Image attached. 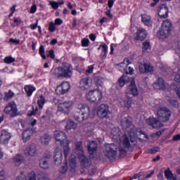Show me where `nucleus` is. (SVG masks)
<instances>
[{"label": "nucleus", "mask_w": 180, "mask_h": 180, "mask_svg": "<svg viewBox=\"0 0 180 180\" xmlns=\"http://www.w3.org/2000/svg\"><path fill=\"white\" fill-rule=\"evenodd\" d=\"M142 51L145 53L151 51V44H150L148 41H145L142 43Z\"/></svg>", "instance_id": "a19ab883"}, {"label": "nucleus", "mask_w": 180, "mask_h": 180, "mask_svg": "<svg viewBox=\"0 0 180 180\" xmlns=\"http://www.w3.org/2000/svg\"><path fill=\"white\" fill-rule=\"evenodd\" d=\"M132 119L130 117H124L121 120V126L122 129L124 130H127V129H129L128 130H131V129H136L134 126H133V122Z\"/></svg>", "instance_id": "ddd939ff"}, {"label": "nucleus", "mask_w": 180, "mask_h": 180, "mask_svg": "<svg viewBox=\"0 0 180 180\" xmlns=\"http://www.w3.org/2000/svg\"><path fill=\"white\" fill-rule=\"evenodd\" d=\"M153 85L155 89H159L160 91L165 89V81L162 77H158Z\"/></svg>", "instance_id": "5701e85b"}, {"label": "nucleus", "mask_w": 180, "mask_h": 180, "mask_svg": "<svg viewBox=\"0 0 180 180\" xmlns=\"http://www.w3.org/2000/svg\"><path fill=\"white\" fill-rule=\"evenodd\" d=\"M50 5L53 9L57 10L58 9V5H60V4L57 1H50Z\"/></svg>", "instance_id": "4d7b16f0"}, {"label": "nucleus", "mask_w": 180, "mask_h": 180, "mask_svg": "<svg viewBox=\"0 0 180 180\" xmlns=\"http://www.w3.org/2000/svg\"><path fill=\"white\" fill-rule=\"evenodd\" d=\"M13 96H15V93H13L12 90H9L8 92L4 93V100L5 101V102H8V101L12 99Z\"/></svg>", "instance_id": "79ce46f5"}, {"label": "nucleus", "mask_w": 180, "mask_h": 180, "mask_svg": "<svg viewBox=\"0 0 180 180\" xmlns=\"http://www.w3.org/2000/svg\"><path fill=\"white\" fill-rule=\"evenodd\" d=\"M46 103V97L43 96V94L39 95V97L37 100V105L39 109H43L44 104Z\"/></svg>", "instance_id": "ea45409f"}, {"label": "nucleus", "mask_w": 180, "mask_h": 180, "mask_svg": "<svg viewBox=\"0 0 180 180\" xmlns=\"http://www.w3.org/2000/svg\"><path fill=\"white\" fill-rule=\"evenodd\" d=\"M37 25H39V20H37L35 23H32L30 25V27L32 30H36L37 29Z\"/></svg>", "instance_id": "e2e57ef3"}, {"label": "nucleus", "mask_w": 180, "mask_h": 180, "mask_svg": "<svg viewBox=\"0 0 180 180\" xmlns=\"http://www.w3.org/2000/svg\"><path fill=\"white\" fill-rule=\"evenodd\" d=\"M127 131L130 138L131 143H134V141H136V138L137 137V136H141V134L144 136V138L146 139V140H148L150 139L148 134H146L145 131H142L141 128H131Z\"/></svg>", "instance_id": "39448f33"}, {"label": "nucleus", "mask_w": 180, "mask_h": 180, "mask_svg": "<svg viewBox=\"0 0 180 180\" xmlns=\"http://www.w3.org/2000/svg\"><path fill=\"white\" fill-rule=\"evenodd\" d=\"M69 167L71 172H75V168H77V158L75 156L69 158Z\"/></svg>", "instance_id": "7c9ffc66"}, {"label": "nucleus", "mask_w": 180, "mask_h": 180, "mask_svg": "<svg viewBox=\"0 0 180 180\" xmlns=\"http://www.w3.org/2000/svg\"><path fill=\"white\" fill-rule=\"evenodd\" d=\"M78 127V124L74 122V121L68 120L66 122L65 130L66 131H69V130H75Z\"/></svg>", "instance_id": "72a5a7b5"}, {"label": "nucleus", "mask_w": 180, "mask_h": 180, "mask_svg": "<svg viewBox=\"0 0 180 180\" xmlns=\"http://www.w3.org/2000/svg\"><path fill=\"white\" fill-rule=\"evenodd\" d=\"M76 150H77V151H82V141H79L77 142H76L75 143Z\"/></svg>", "instance_id": "603ef678"}, {"label": "nucleus", "mask_w": 180, "mask_h": 180, "mask_svg": "<svg viewBox=\"0 0 180 180\" xmlns=\"http://www.w3.org/2000/svg\"><path fill=\"white\" fill-rule=\"evenodd\" d=\"M100 47H102V51L101 53V58H106V57H108V45H106V44H103L100 45Z\"/></svg>", "instance_id": "e433bc0d"}, {"label": "nucleus", "mask_w": 180, "mask_h": 180, "mask_svg": "<svg viewBox=\"0 0 180 180\" xmlns=\"http://www.w3.org/2000/svg\"><path fill=\"white\" fill-rule=\"evenodd\" d=\"M54 137L56 141H59L60 146H64L65 143L70 144V141L67 139V135L64 131H56L54 133Z\"/></svg>", "instance_id": "9b49d317"}, {"label": "nucleus", "mask_w": 180, "mask_h": 180, "mask_svg": "<svg viewBox=\"0 0 180 180\" xmlns=\"http://www.w3.org/2000/svg\"><path fill=\"white\" fill-rule=\"evenodd\" d=\"M47 57H50L51 60H54L56 58V54L54 53V50L51 49L47 55Z\"/></svg>", "instance_id": "bf43d9fd"}, {"label": "nucleus", "mask_w": 180, "mask_h": 180, "mask_svg": "<svg viewBox=\"0 0 180 180\" xmlns=\"http://www.w3.org/2000/svg\"><path fill=\"white\" fill-rule=\"evenodd\" d=\"M126 94H129V95H132L133 96H137L139 95V89H137V85H136V81L134 79L130 82V84L126 89Z\"/></svg>", "instance_id": "f8f14e48"}, {"label": "nucleus", "mask_w": 180, "mask_h": 180, "mask_svg": "<svg viewBox=\"0 0 180 180\" xmlns=\"http://www.w3.org/2000/svg\"><path fill=\"white\" fill-rule=\"evenodd\" d=\"M168 102L172 106H173V108H175L176 109L179 108V103L177 100L170 98L168 100Z\"/></svg>", "instance_id": "49530a36"}, {"label": "nucleus", "mask_w": 180, "mask_h": 180, "mask_svg": "<svg viewBox=\"0 0 180 180\" xmlns=\"http://www.w3.org/2000/svg\"><path fill=\"white\" fill-rule=\"evenodd\" d=\"M11 134L9 132L6 131V130L1 131V134L0 136V141L1 143H3V144H8V141L11 139Z\"/></svg>", "instance_id": "393cba45"}, {"label": "nucleus", "mask_w": 180, "mask_h": 180, "mask_svg": "<svg viewBox=\"0 0 180 180\" xmlns=\"http://www.w3.org/2000/svg\"><path fill=\"white\" fill-rule=\"evenodd\" d=\"M53 159L56 165H60L63 161V150L60 147H57L55 149Z\"/></svg>", "instance_id": "2eb2a0df"}, {"label": "nucleus", "mask_w": 180, "mask_h": 180, "mask_svg": "<svg viewBox=\"0 0 180 180\" xmlns=\"http://www.w3.org/2000/svg\"><path fill=\"white\" fill-rule=\"evenodd\" d=\"M141 20L146 26H152L153 22L151 21V17L147 14H143L141 15Z\"/></svg>", "instance_id": "2f4dec72"}, {"label": "nucleus", "mask_w": 180, "mask_h": 180, "mask_svg": "<svg viewBox=\"0 0 180 180\" xmlns=\"http://www.w3.org/2000/svg\"><path fill=\"white\" fill-rule=\"evenodd\" d=\"M67 171H68V162L66 160L64 165L59 169V172L60 174H65Z\"/></svg>", "instance_id": "de8ad7c7"}, {"label": "nucleus", "mask_w": 180, "mask_h": 180, "mask_svg": "<svg viewBox=\"0 0 180 180\" xmlns=\"http://www.w3.org/2000/svg\"><path fill=\"white\" fill-rule=\"evenodd\" d=\"M96 112L99 119H109V115L112 113L109 110V105L103 103L97 108Z\"/></svg>", "instance_id": "423d86ee"}, {"label": "nucleus", "mask_w": 180, "mask_h": 180, "mask_svg": "<svg viewBox=\"0 0 180 180\" xmlns=\"http://www.w3.org/2000/svg\"><path fill=\"white\" fill-rule=\"evenodd\" d=\"M91 109L86 104L80 103L76 107V112L78 113H82L80 115H75L74 116L75 120L78 122V123H82L85 120H88L89 117V112Z\"/></svg>", "instance_id": "f03ea898"}, {"label": "nucleus", "mask_w": 180, "mask_h": 180, "mask_svg": "<svg viewBox=\"0 0 180 180\" xmlns=\"http://www.w3.org/2000/svg\"><path fill=\"white\" fill-rule=\"evenodd\" d=\"M39 54L41 57L42 60H46L47 56H46V51L44 49V46L41 45L39 46Z\"/></svg>", "instance_id": "c03bdc74"}, {"label": "nucleus", "mask_w": 180, "mask_h": 180, "mask_svg": "<svg viewBox=\"0 0 180 180\" xmlns=\"http://www.w3.org/2000/svg\"><path fill=\"white\" fill-rule=\"evenodd\" d=\"M94 81H95V85H96V86H102V85H103L102 79H101L99 77H96Z\"/></svg>", "instance_id": "864d4df0"}, {"label": "nucleus", "mask_w": 180, "mask_h": 180, "mask_svg": "<svg viewBox=\"0 0 180 180\" xmlns=\"http://www.w3.org/2000/svg\"><path fill=\"white\" fill-rule=\"evenodd\" d=\"M165 176L167 179L176 180V175L174 176V174L171 172L169 168H167V169L165 171Z\"/></svg>", "instance_id": "58836bf2"}, {"label": "nucleus", "mask_w": 180, "mask_h": 180, "mask_svg": "<svg viewBox=\"0 0 180 180\" xmlns=\"http://www.w3.org/2000/svg\"><path fill=\"white\" fill-rule=\"evenodd\" d=\"M158 16L161 19H167L168 18V7L165 4H161L158 9Z\"/></svg>", "instance_id": "a211bd4d"}, {"label": "nucleus", "mask_w": 180, "mask_h": 180, "mask_svg": "<svg viewBox=\"0 0 180 180\" xmlns=\"http://www.w3.org/2000/svg\"><path fill=\"white\" fill-rule=\"evenodd\" d=\"M74 68L72 65L67 62H62L58 67L52 70V75L55 79H63V78H71Z\"/></svg>", "instance_id": "f257e3e1"}, {"label": "nucleus", "mask_w": 180, "mask_h": 180, "mask_svg": "<svg viewBox=\"0 0 180 180\" xmlns=\"http://www.w3.org/2000/svg\"><path fill=\"white\" fill-rule=\"evenodd\" d=\"M49 158H50V155L49 157L45 156L39 160V167L42 169H47L50 167L49 165Z\"/></svg>", "instance_id": "cd10ccee"}, {"label": "nucleus", "mask_w": 180, "mask_h": 180, "mask_svg": "<svg viewBox=\"0 0 180 180\" xmlns=\"http://www.w3.org/2000/svg\"><path fill=\"white\" fill-rule=\"evenodd\" d=\"M70 85L68 82H63L62 84L58 86V89L59 93L57 92L58 90H56V92L58 94V95H65L68 91H70Z\"/></svg>", "instance_id": "dca6fc26"}, {"label": "nucleus", "mask_w": 180, "mask_h": 180, "mask_svg": "<svg viewBox=\"0 0 180 180\" xmlns=\"http://www.w3.org/2000/svg\"><path fill=\"white\" fill-rule=\"evenodd\" d=\"M174 91L176 92L177 96L180 98V86H176L174 88Z\"/></svg>", "instance_id": "338daca9"}, {"label": "nucleus", "mask_w": 180, "mask_h": 180, "mask_svg": "<svg viewBox=\"0 0 180 180\" xmlns=\"http://www.w3.org/2000/svg\"><path fill=\"white\" fill-rule=\"evenodd\" d=\"M50 141H51V136L49 134H45L41 137V143L43 146H49Z\"/></svg>", "instance_id": "c9c22d12"}, {"label": "nucleus", "mask_w": 180, "mask_h": 180, "mask_svg": "<svg viewBox=\"0 0 180 180\" xmlns=\"http://www.w3.org/2000/svg\"><path fill=\"white\" fill-rule=\"evenodd\" d=\"M132 102H133V98L131 97L127 96L126 99L124 101V106L127 108V109H130L131 108Z\"/></svg>", "instance_id": "a18cd8bd"}, {"label": "nucleus", "mask_w": 180, "mask_h": 180, "mask_svg": "<svg viewBox=\"0 0 180 180\" xmlns=\"http://www.w3.org/2000/svg\"><path fill=\"white\" fill-rule=\"evenodd\" d=\"M63 151H64V155L65 160H67V157H68V155L70 154V150H71V148H70V143H65L63 146Z\"/></svg>", "instance_id": "37998d69"}, {"label": "nucleus", "mask_w": 180, "mask_h": 180, "mask_svg": "<svg viewBox=\"0 0 180 180\" xmlns=\"http://www.w3.org/2000/svg\"><path fill=\"white\" fill-rule=\"evenodd\" d=\"M139 71L141 74H147V72H154V67L150 63H144L139 65Z\"/></svg>", "instance_id": "6ab92c4d"}, {"label": "nucleus", "mask_w": 180, "mask_h": 180, "mask_svg": "<svg viewBox=\"0 0 180 180\" xmlns=\"http://www.w3.org/2000/svg\"><path fill=\"white\" fill-rule=\"evenodd\" d=\"M54 22L55 25H56V26H61L63 20L61 18H56Z\"/></svg>", "instance_id": "69168bd1"}, {"label": "nucleus", "mask_w": 180, "mask_h": 180, "mask_svg": "<svg viewBox=\"0 0 180 180\" xmlns=\"http://www.w3.org/2000/svg\"><path fill=\"white\" fill-rule=\"evenodd\" d=\"M37 148L34 143L30 144L27 148L25 150V154H28V155H31L33 157L34 154H36Z\"/></svg>", "instance_id": "a878e982"}, {"label": "nucleus", "mask_w": 180, "mask_h": 180, "mask_svg": "<svg viewBox=\"0 0 180 180\" xmlns=\"http://www.w3.org/2000/svg\"><path fill=\"white\" fill-rule=\"evenodd\" d=\"M104 153L110 161L116 160V157H117V146L115 143H105Z\"/></svg>", "instance_id": "7ed1b4c3"}, {"label": "nucleus", "mask_w": 180, "mask_h": 180, "mask_svg": "<svg viewBox=\"0 0 180 180\" xmlns=\"http://www.w3.org/2000/svg\"><path fill=\"white\" fill-rule=\"evenodd\" d=\"M4 112L6 115H9L10 117H15L19 115L18 112V108L15 101H11L4 108Z\"/></svg>", "instance_id": "6e6552de"}, {"label": "nucleus", "mask_w": 180, "mask_h": 180, "mask_svg": "<svg viewBox=\"0 0 180 180\" xmlns=\"http://www.w3.org/2000/svg\"><path fill=\"white\" fill-rule=\"evenodd\" d=\"M162 29H163L167 33L171 34V31L172 30V23L169 20H165L162 23Z\"/></svg>", "instance_id": "c756f323"}, {"label": "nucleus", "mask_w": 180, "mask_h": 180, "mask_svg": "<svg viewBox=\"0 0 180 180\" xmlns=\"http://www.w3.org/2000/svg\"><path fill=\"white\" fill-rule=\"evenodd\" d=\"M24 89L26 92L27 96L30 97L32 95H33V92L36 91V87L32 86V85H25L24 87Z\"/></svg>", "instance_id": "f704fd0d"}, {"label": "nucleus", "mask_w": 180, "mask_h": 180, "mask_svg": "<svg viewBox=\"0 0 180 180\" xmlns=\"http://www.w3.org/2000/svg\"><path fill=\"white\" fill-rule=\"evenodd\" d=\"M171 34L167 31L164 30V29H160L157 33V36L159 39H162V40H165V39H167L168 36Z\"/></svg>", "instance_id": "473e14b6"}, {"label": "nucleus", "mask_w": 180, "mask_h": 180, "mask_svg": "<svg viewBox=\"0 0 180 180\" xmlns=\"http://www.w3.org/2000/svg\"><path fill=\"white\" fill-rule=\"evenodd\" d=\"M89 46V39L84 38L82 40V46L88 47Z\"/></svg>", "instance_id": "6e6d98bb"}, {"label": "nucleus", "mask_w": 180, "mask_h": 180, "mask_svg": "<svg viewBox=\"0 0 180 180\" xmlns=\"http://www.w3.org/2000/svg\"><path fill=\"white\" fill-rule=\"evenodd\" d=\"M37 11V6L36 5V4H34L32 5L30 8V13H36Z\"/></svg>", "instance_id": "13d9d810"}, {"label": "nucleus", "mask_w": 180, "mask_h": 180, "mask_svg": "<svg viewBox=\"0 0 180 180\" xmlns=\"http://www.w3.org/2000/svg\"><path fill=\"white\" fill-rule=\"evenodd\" d=\"M122 143L125 148H130L131 147L130 139H129V136H127V134H124L122 136Z\"/></svg>", "instance_id": "4c0bfd02"}, {"label": "nucleus", "mask_w": 180, "mask_h": 180, "mask_svg": "<svg viewBox=\"0 0 180 180\" xmlns=\"http://www.w3.org/2000/svg\"><path fill=\"white\" fill-rule=\"evenodd\" d=\"M13 162L16 167H20L23 163V155L17 154L13 158Z\"/></svg>", "instance_id": "c85d7f7f"}, {"label": "nucleus", "mask_w": 180, "mask_h": 180, "mask_svg": "<svg viewBox=\"0 0 180 180\" xmlns=\"http://www.w3.org/2000/svg\"><path fill=\"white\" fill-rule=\"evenodd\" d=\"M87 150L90 155H94L98 150V143L95 141H91L87 146Z\"/></svg>", "instance_id": "b1692460"}, {"label": "nucleus", "mask_w": 180, "mask_h": 180, "mask_svg": "<svg viewBox=\"0 0 180 180\" xmlns=\"http://www.w3.org/2000/svg\"><path fill=\"white\" fill-rule=\"evenodd\" d=\"M162 134V131H158L155 133L151 134V137L153 139H157V137H160Z\"/></svg>", "instance_id": "052dcab7"}, {"label": "nucleus", "mask_w": 180, "mask_h": 180, "mask_svg": "<svg viewBox=\"0 0 180 180\" xmlns=\"http://www.w3.org/2000/svg\"><path fill=\"white\" fill-rule=\"evenodd\" d=\"M130 64V60L128 58H125L123 62L117 64V68L120 70V71H122V70H124L126 72V74H129V75H133L134 72V69L131 67H129V65Z\"/></svg>", "instance_id": "9d476101"}, {"label": "nucleus", "mask_w": 180, "mask_h": 180, "mask_svg": "<svg viewBox=\"0 0 180 180\" xmlns=\"http://www.w3.org/2000/svg\"><path fill=\"white\" fill-rule=\"evenodd\" d=\"M79 160L80 161V165L82 169L87 168V167H91V160H89V158L85 156L84 152H82V154L79 156Z\"/></svg>", "instance_id": "f3484780"}, {"label": "nucleus", "mask_w": 180, "mask_h": 180, "mask_svg": "<svg viewBox=\"0 0 180 180\" xmlns=\"http://www.w3.org/2000/svg\"><path fill=\"white\" fill-rule=\"evenodd\" d=\"M4 63H6V64H12V63H15V58L7 56L4 58Z\"/></svg>", "instance_id": "8fccbe9b"}, {"label": "nucleus", "mask_w": 180, "mask_h": 180, "mask_svg": "<svg viewBox=\"0 0 180 180\" xmlns=\"http://www.w3.org/2000/svg\"><path fill=\"white\" fill-rule=\"evenodd\" d=\"M129 82H130V79L124 75H122L117 80V84L120 88H123Z\"/></svg>", "instance_id": "bb28decb"}, {"label": "nucleus", "mask_w": 180, "mask_h": 180, "mask_svg": "<svg viewBox=\"0 0 180 180\" xmlns=\"http://www.w3.org/2000/svg\"><path fill=\"white\" fill-rule=\"evenodd\" d=\"M95 67H94V65H91L88 67V69L86 70V74H92L94 72Z\"/></svg>", "instance_id": "680f3d73"}, {"label": "nucleus", "mask_w": 180, "mask_h": 180, "mask_svg": "<svg viewBox=\"0 0 180 180\" xmlns=\"http://www.w3.org/2000/svg\"><path fill=\"white\" fill-rule=\"evenodd\" d=\"M157 115L160 122H168L171 117V110L167 107H161L158 108Z\"/></svg>", "instance_id": "0eeeda50"}, {"label": "nucleus", "mask_w": 180, "mask_h": 180, "mask_svg": "<svg viewBox=\"0 0 180 180\" xmlns=\"http://www.w3.org/2000/svg\"><path fill=\"white\" fill-rule=\"evenodd\" d=\"M173 141H180V134H177L174 135L172 138Z\"/></svg>", "instance_id": "774afa93"}, {"label": "nucleus", "mask_w": 180, "mask_h": 180, "mask_svg": "<svg viewBox=\"0 0 180 180\" xmlns=\"http://www.w3.org/2000/svg\"><path fill=\"white\" fill-rule=\"evenodd\" d=\"M72 105H74V103L71 101L60 103L58 106V112H60L63 115H70V110L72 108Z\"/></svg>", "instance_id": "1a4fd4ad"}, {"label": "nucleus", "mask_w": 180, "mask_h": 180, "mask_svg": "<svg viewBox=\"0 0 180 180\" xmlns=\"http://www.w3.org/2000/svg\"><path fill=\"white\" fill-rule=\"evenodd\" d=\"M36 133V130L33 128H28L23 131V141L26 143L27 141H29L30 139L32 138V136Z\"/></svg>", "instance_id": "4be33fe9"}, {"label": "nucleus", "mask_w": 180, "mask_h": 180, "mask_svg": "<svg viewBox=\"0 0 180 180\" xmlns=\"http://www.w3.org/2000/svg\"><path fill=\"white\" fill-rule=\"evenodd\" d=\"M146 39H147V31L143 28L139 29L135 34V40L143 41Z\"/></svg>", "instance_id": "aec40b11"}, {"label": "nucleus", "mask_w": 180, "mask_h": 180, "mask_svg": "<svg viewBox=\"0 0 180 180\" xmlns=\"http://www.w3.org/2000/svg\"><path fill=\"white\" fill-rule=\"evenodd\" d=\"M86 97L87 101H89V102H91V103H96L98 104L102 99L103 98V94H102V91L99 89L96 90H91L89 91L86 94Z\"/></svg>", "instance_id": "20e7f679"}, {"label": "nucleus", "mask_w": 180, "mask_h": 180, "mask_svg": "<svg viewBox=\"0 0 180 180\" xmlns=\"http://www.w3.org/2000/svg\"><path fill=\"white\" fill-rule=\"evenodd\" d=\"M9 42L12 43V44H19L20 43V40L11 38L9 39Z\"/></svg>", "instance_id": "0e129e2a"}, {"label": "nucleus", "mask_w": 180, "mask_h": 180, "mask_svg": "<svg viewBox=\"0 0 180 180\" xmlns=\"http://www.w3.org/2000/svg\"><path fill=\"white\" fill-rule=\"evenodd\" d=\"M91 85H92V79L89 77L83 78L80 81L81 89H89Z\"/></svg>", "instance_id": "412c9836"}, {"label": "nucleus", "mask_w": 180, "mask_h": 180, "mask_svg": "<svg viewBox=\"0 0 180 180\" xmlns=\"http://www.w3.org/2000/svg\"><path fill=\"white\" fill-rule=\"evenodd\" d=\"M160 151V148L156 147L155 148H150L148 150H146V154H156V153H158Z\"/></svg>", "instance_id": "09e8293b"}, {"label": "nucleus", "mask_w": 180, "mask_h": 180, "mask_svg": "<svg viewBox=\"0 0 180 180\" xmlns=\"http://www.w3.org/2000/svg\"><path fill=\"white\" fill-rule=\"evenodd\" d=\"M146 123L148 126H151L153 129H161V127H164V124L161 123L160 120H157L154 117H150L147 119Z\"/></svg>", "instance_id": "4468645a"}, {"label": "nucleus", "mask_w": 180, "mask_h": 180, "mask_svg": "<svg viewBox=\"0 0 180 180\" xmlns=\"http://www.w3.org/2000/svg\"><path fill=\"white\" fill-rule=\"evenodd\" d=\"M127 154V151L126 150V149H124L123 148H120V157L121 158L126 157Z\"/></svg>", "instance_id": "5fc2aeb1"}, {"label": "nucleus", "mask_w": 180, "mask_h": 180, "mask_svg": "<svg viewBox=\"0 0 180 180\" xmlns=\"http://www.w3.org/2000/svg\"><path fill=\"white\" fill-rule=\"evenodd\" d=\"M49 31L51 33H54V32H56V24L54 22H51L49 23Z\"/></svg>", "instance_id": "3c124183"}]
</instances>
